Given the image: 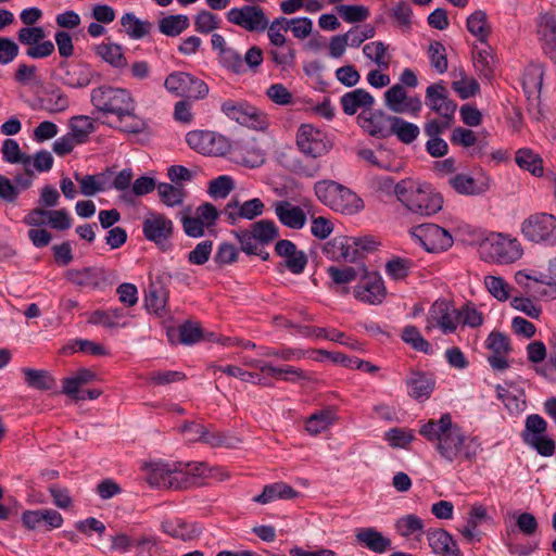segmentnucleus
<instances>
[{
  "label": "nucleus",
  "instance_id": "f257e3e1",
  "mask_svg": "<svg viewBox=\"0 0 556 556\" xmlns=\"http://www.w3.org/2000/svg\"><path fill=\"white\" fill-rule=\"evenodd\" d=\"M419 434L433 444L439 455L446 462H473L481 451L478 437L466 435L455 424L450 413L439 419H429L419 428Z\"/></svg>",
  "mask_w": 556,
  "mask_h": 556
},
{
  "label": "nucleus",
  "instance_id": "f03ea898",
  "mask_svg": "<svg viewBox=\"0 0 556 556\" xmlns=\"http://www.w3.org/2000/svg\"><path fill=\"white\" fill-rule=\"evenodd\" d=\"M394 192L407 210L421 216H431L443 205V198L429 184L404 179L395 185Z\"/></svg>",
  "mask_w": 556,
  "mask_h": 556
},
{
  "label": "nucleus",
  "instance_id": "7ed1b4c3",
  "mask_svg": "<svg viewBox=\"0 0 556 556\" xmlns=\"http://www.w3.org/2000/svg\"><path fill=\"white\" fill-rule=\"evenodd\" d=\"M314 191L318 200L334 212L353 215L364 207L363 200L354 191L333 180L317 181Z\"/></svg>",
  "mask_w": 556,
  "mask_h": 556
},
{
  "label": "nucleus",
  "instance_id": "20e7f679",
  "mask_svg": "<svg viewBox=\"0 0 556 556\" xmlns=\"http://www.w3.org/2000/svg\"><path fill=\"white\" fill-rule=\"evenodd\" d=\"M90 102L97 112L114 115L117 118L136 110L131 93L124 88L102 85L91 90Z\"/></svg>",
  "mask_w": 556,
  "mask_h": 556
},
{
  "label": "nucleus",
  "instance_id": "39448f33",
  "mask_svg": "<svg viewBox=\"0 0 556 556\" xmlns=\"http://www.w3.org/2000/svg\"><path fill=\"white\" fill-rule=\"evenodd\" d=\"M479 251L482 260L498 265L513 264L523 254L518 239L500 232H493L486 237L480 243Z\"/></svg>",
  "mask_w": 556,
  "mask_h": 556
},
{
  "label": "nucleus",
  "instance_id": "423d86ee",
  "mask_svg": "<svg viewBox=\"0 0 556 556\" xmlns=\"http://www.w3.org/2000/svg\"><path fill=\"white\" fill-rule=\"evenodd\" d=\"M526 240L544 247H556V216L548 213H533L520 225Z\"/></svg>",
  "mask_w": 556,
  "mask_h": 556
},
{
  "label": "nucleus",
  "instance_id": "0eeeda50",
  "mask_svg": "<svg viewBox=\"0 0 556 556\" xmlns=\"http://www.w3.org/2000/svg\"><path fill=\"white\" fill-rule=\"evenodd\" d=\"M175 226L164 213L148 211L142 220V233L147 241L154 243L161 251H169L173 247Z\"/></svg>",
  "mask_w": 556,
  "mask_h": 556
},
{
  "label": "nucleus",
  "instance_id": "6e6552de",
  "mask_svg": "<svg viewBox=\"0 0 556 556\" xmlns=\"http://www.w3.org/2000/svg\"><path fill=\"white\" fill-rule=\"evenodd\" d=\"M232 233L244 253H254L256 245H268L280 236L279 228L270 219L254 222L249 229L235 230Z\"/></svg>",
  "mask_w": 556,
  "mask_h": 556
},
{
  "label": "nucleus",
  "instance_id": "1a4fd4ad",
  "mask_svg": "<svg viewBox=\"0 0 556 556\" xmlns=\"http://www.w3.org/2000/svg\"><path fill=\"white\" fill-rule=\"evenodd\" d=\"M165 89L176 97L201 100L208 94L207 84L199 77L182 71L170 73L164 81Z\"/></svg>",
  "mask_w": 556,
  "mask_h": 556
},
{
  "label": "nucleus",
  "instance_id": "9d476101",
  "mask_svg": "<svg viewBox=\"0 0 556 556\" xmlns=\"http://www.w3.org/2000/svg\"><path fill=\"white\" fill-rule=\"evenodd\" d=\"M296 146L306 156L317 159L331 150L332 142L324 130L311 124H302L296 132Z\"/></svg>",
  "mask_w": 556,
  "mask_h": 556
},
{
  "label": "nucleus",
  "instance_id": "9b49d317",
  "mask_svg": "<svg viewBox=\"0 0 556 556\" xmlns=\"http://www.w3.org/2000/svg\"><path fill=\"white\" fill-rule=\"evenodd\" d=\"M458 325V309L452 301L438 299L432 303L427 316V330L438 328L443 334H451L456 332Z\"/></svg>",
  "mask_w": 556,
  "mask_h": 556
},
{
  "label": "nucleus",
  "instance_id": "f8f14e48",
  "mask_svg": "<svg viewBox=\"0 0 556 556\" xmlns=\"http://www.w3.org/2000/svg\"><path fill=\"white\" fill-rule=\"evenodd\" d=\"M220 111L228 118L249 128L264 129L267 125L265 114L244 100L227 99L222 103Z\"/></svg>",
  "mask_w": 556,
  "mask_h": 556
},
{
  "label": "nucleus",
  "instance_id": "ddd939ff",
  "mask_svg": "<svg viewBox=\"0 0 556 556\" xmlns=\"http://www.w3.org/2000/svg\"><path fill=\"white\" fill-rule=\"evenodd\" d=\"M410 235L430 253L444 252L453 245L452 235L437 224L428 223L415 226L410 229Z\"/></svg>",
  "mask_w": 556,
  "mask_h": 556
},
{
  "label": "nucleus",
  "instance_id": "4468645a",
  "mask_svg": "<svg viewBox=\"0 0 556 556\" xmlns=\"http://www.w3.org/2000/svg\"><path fill=\"white\" fill-rule=\"evenodd\" d=\"M146 479L151 486L181 490L186 479L177 471L175 463L151 462L142 467Z\"/></svg>",
  "mask_w": 556,
  "mask_h": 556
},
{
  "label": "nucleus",
  "instance_id": "2eb2a0df",
  "mask_svg": "<svg viewBox=\"0 0 556 556\" xmlns=\"http://www.w3.org/2000/svg\"><path fill=\"white\" fill-rule=\"evenodd\" d=\"M226 17L229 23L249 33H263L268 27V17L261 5L231 8Z\"/></svg>",
  "mask_w": 556,
  "mask_h": 556
},
{
  "label": "nucleus",
  "instance_id": "dca6fc26",
  "mask_svg": "<svg viewBox=\"0 0 556 556\" xmlns=\"http://www.w3.org/2000/svg\"><path fill=\"white\" fill-rule=\"evenodd\" d=\"M17 40L27 47L25 54L30 59L48 58L55 50L54 43L46 39L45 29L40 26L22 27L17 31Z\"/></svg>",
  "mask_w": 556,
  "mask_h": 556
},
{
  "label": "nucleus",
  "instance_id": "f3484780",
  "mask_svg": "<svg viewBox=\"0 0 556 556\" xmlns=\"http://www.w3.org/2000/svg\"><path fill=\"white\" fill-rule=\"evenodd\" d=\"M357 285L354 287L353 294L359 302L378 305L381 304L387 295L384 282L378 273H368L365 266H362V275Z\"/></svg>",
  "mask_w": 556,
  "mask_h": 556
},
{
  "label": "nucleus",
  "instance_id": "a211bd4d",
  "mask_svg": "<svg viewBox=\"0 0 556 556\" xmlns=\"http://www.w3.org/2000/svg\"><path fill=\"white\" fill-rule=\"evenodd\" d=\"M392 118V115H388L382 110H374V108H371L359 112L356 117V123L368 136L377 139H386L390 137Z\"/></svg>",
  "mask_w": 556,
  "mask_h": 556
},
{
  "label": "nucleus",
  "instance_id": "6ab92c4d",
  "mask_svg": "<svg viewBox=\"0 0 556 556\" xmlns=\"http://www.w3.org/2000/svg\"><path fill=\"white\" fill-rule=\"evenodd\" d=\"M384 104L393 113L416 116L422 106L417 96H408L402 85L395 84L384 92Z\"/></svg>",
  "mask_w": 556,
  "mask_h": 556
},
{
  "label": "nucleus",
  "instance_id": "aec40b11",
  "mask_svg": "<svg viewBox=\"0 0 556 556\" xmlns=\"http://www.w3.org/2000/svg\"><path fill=\"white\" fill-rule=\"evenodd\" d=\"M186 141L191 149L202 154L223 155L228 149V142L223 136L207 130L189 131Z\"/></svg>",
  "mask_w": 556,
  "mask_h": 556
},
{
  "label": "nucleus",
  "instance_id": "412c9836",
  "mask_svg": "<svg viewBox=\"0 0 556 556\" xmlns=\"http://www.w3.org/2000/svg\"><path fill=\"white\" fill-rule=\"evenodd\" d=\"M426 105L442 118L454 121L457 104L448 98L447 89L442 84H432L427 87Z\"/></svg>",
  "mask_w": 556,
  "mask_h": 556
},
{
  "label": "nucleus",
  "instance_id": "4be33fe9",
  "mask_svg": "<svg viewBox=\"0 0 556 556\" xmlns=\"http://www.w3.org/2000/svg\"><path fill=\"white\" fill-rule=\"evenodd\" d=\"M448 185L458 194L469 197L482 195L489 191L491 187L489 176L483 173L477 177L464 173L455 174L448 178Z\"/></svg>",
  "mask_w": 556,
  "mask_h": 556
},
{
  "label": "nucleus",
  "instance_id": "5701e85b",
  "mask_svg": "<svg viewBox=\"0 0 556 556\" xmlns=\"http://www.w3.org/2000/svg\"><path fill=\"white\" fill-rule=\"evenodd\" d=\"M437 379L432 372L410 370L405 379L407 394L418 401L428 400L434 391Z\"/></svg>",
  "mask_w": 556,
  "mask_h": 556
},
{
  "label": "nucleus",
  "instance_id": "b1692460",
  "mask_svg": "<svg viewBox=\"0 0 556 556\" xmlns=\"http://www.w3.org/2000/svg\"><path fill=\"white\" fill-rule=\"evenodd\" d=\"M63 71L61 81L70 88L83 89L88 87L94 76L92 68L84 62L68 63L63 61L60 63Z\"/></svg>",
  "mask_w": 556,
  "mask_h": 556
},
{
  "label": "nucleus",
  "instance_id": "393cba45",
  "mask_svg": "<svg viewBox=\"0 0 556 556\" xmlns=\"http://www.w3.org/2000/svg\"><path fill=\"white\" fill-rule=\"evenodd\" d=\"M426 536L432 552L439 556H462L456 541L444 529H429Z\"/></svg>",
  "mask_w": 556,
  "mask_h": 556
},
{
  "label": "nucleus",
  "instance_id": "a878e982",
  "mask_svg": "<svg viewBox=\"0 0 556 556\" xmlns=\"http://www.w3.org/2000/svg\"><path fill=\"white\" fill-rule=\"evenodd\" d=\"M265 208L261 199L254 198L240 204L237 200L229 202L225 207V214L230 224H235L238 219L244 218L252 220L263 214Z\"/></svg>",
  "mask_w": 556,
  "mask_h": 556
},
{
  "label": "nucleus",
  "instance_id": "bb28decb",
  "mask_svg": "<svg viewBox=\"0 0 556 556\" xmlns=\"http://www.w3.org/2000/svg\"><path fill=\"white\" fill-rule=\"evenodd\" d=\"M375 103L376 100L371 93L363 88L345 92L340 98L343 113L350 116L355 115L359 110L362 112L374 108Z\"/></svg>",
  "mask_w": 556,
  "mask_h": 556
},
{
  "label": "nucleus",
  "instance_id": "cd10ccee",
  "mask_svg": "<svg viewBox=\"0 0 556 556\" xmlns=\"http://www.w3.org/2000/svg\"><path fill=\"white\" fill-rule=\"evenodd\" d=\"M356 542L377 554H382L391 547V540L374 527H363L355 530Z\"/></svg>",
  "mask_w": 556,
  "mask_h": 556
},
{
  "label": "nucleus",
  "instance_id": "c85d7f7f",
  "mask_svg": "<svg viewBox=\"0 0 556 556\" xmlns=\"http://www.w3.org/2000/svg\"><path fill=\"white\" fill-rule=\"evenodd\" d=\"M275 213L279 222L291 229H302L306 224L304 211L288 201L278 202L275 207Z\"/></svg>",
  "mask_w": 556,
  "mask_h": 556
},
{
  "label": "nucleus",
  "instance_id": "c756f323",
  "mask_svg": "<svg viewBox=\"0 0 556 556\" xmlns=\"http://www.w3.org/2000/svg\"><path fill=\"white\" fill-rule=\"evenodd\" d=\"M299 496V492L286 482L266 484L261 494L252 498L257 504H268L276 500H292Z\"/></svg>",
  "mask_w": 556,
  "mask_h": 556
},
{
  "label": "nucleus",
  "instance_id": "7c9ffc66",
  "mask_svg": "<svg viewBox=\"0 0 556 556\" xmlns=\"http://www.w3.org/2000/svg\"><path fill=\"white\" fill-rule=\"evenodd\" d=\"M338 419L337 408L327 406L309 415L305 420V430L311 435H317L327 430Z\"/></svg>",
  "mask_w": 556,
  "mask_h": 556
},
{
  "label": "nucleus",
  "instance_id": "2f4dec72",
  "mask_svg": "<svg viewBox=\"0 0 556 556\" xmlns=\"http://www.w3.org/2000/svg\"><path fill=\"white\" fill-rule=\"evenodd\" d=\"M168 300L167 289L160 282H151L146 291V307L159 316H163Z\"/></svg>",
  "mask_w": 556,
  "mask_h": 556
},
{
  "label": "nucleus",
  "instance_id": "473e14b6",
  "mask_svg": "<svg viewBox=\"0 0 556 556\" xmlns=\"http://www.w3.org/2000/svg\"><path fill=\"white\" fill-rule=\"evenodd\" d=\"M244 365L260 370L261 372H265L267 375H292L293 378L288 376L283 377L282 380L286 381H295L298 379H304V372L302 369L293 367V366H285V367H275L269 363H266L262 359L251 358L244 362Z\"/></svg>",
  "mask_w": 556,
  "mask_h": 556
},
{
  "label": "nucleus",
  "instance_id": "72a5a7b5",
  "mask_svg": "<svg viewBox=\"0 0 556 556\" xmlns=\"http://www.w3.org/2000/svg\"><path fill=\"white\" fill-rule=\"evenodd\" d=\"M126 317V312L122 307H112L109 309H96L89 315L88 323L100 325L105 328H115L125 326L122 320Z\"/></svg>",
  "mask_w": 556,
  "mask_h": 556
},
{
  "label": "nucleus",
  "instance_id": "f704fd0d",
  "mask_svg": "<svg viewBox=\"0 0 556 556\" xmlns=\"http://www.w3.org/2000/svg\"><path fill=\"white\" fill-rule=\"evenodd\" d=\"M157 194L164 205L167 207H176L185 202L188 192L184 185L160 182L157 184Z\"/></svg>",
  "mask_w": 556,
  "mask_h": 556
},
{
  "label": "nucleus",
  "instance_id": "c9c22d12",
  "mask_svg": "<svg viewBox=\"0 0 556 556\" xmlns=\"http://www.w3.org/2000/svg\"><path fill=\"white\" fill-rule=\"evenodd\" d=\"M419 134L420 129L416 124L407 122L400 116H393L390 137L394 135L402 143L410 144L418 138Z\"/></svg>",
  "mask_w": 556,
  "mask_h": 556
},
{
  "label": "nucleus",
  "instance_id": "e433bc0d",
  "mask_svg": "<svg viewBox=\"0 0 556 556\" xmlns=\"http://www.w3.org/2000/svg\"><path fill=\"white\" fill-rule=\"evenodd\" d=\"M466 26L468 31L481 43H486L491 34L488 23V15L483 10H476L467 17Z\"/></svg>",
  "mask_w": 556,
  "mask_h": 556
},
{
  "label": "nucleus",
  "instance_id": "4c0bfd02",
  "mask_svg": "<svg viewBox=\"0 0 556 556\" xmlns=\"http://www.w3.org/2000/svg\"><path fill=\"white\" fill-rule=\"evenodd\" d=\"M68 127V134L80 144L86 143L89 136L96 131V123L93 118L87 115H77L72 117Z\"/></svg>",
  "mask_w": 556,
  "mask_h": 556
},
{
  "label": "nucleus",
  "instance_id": "58836bf2",
  "mask_svg": "<svg viewBox=\"0 0 556 556\" xmlns=\"http://www.w3.org/2000/svg\"><path fill=\"white\" fill-rule=\"evenodd\" d=\"M515 161L520 168L530 172L535 177H541L544 174L543 160L531 149H519L516 152Z\"/></svg>",
  "mask_w": 556,
  "mask_h": 556
},
{
  "label": "nucleus",
  "instance_id": "ea45409f",
  "mask_svg": "<svg viewBox=\"0 0 556 556\" xmlns=\"http://www.w3.org/2000/svg\"><path fill=\"white\" fill-rule=\"evenodd\" d=\"M25 382L29 388L39 391H50L55 387V379L43 369L23 368Z\"/></svg>",
  "mask_w": 556,
  "mask_h": 556
},
{
  "label": "nucleus",
  "instance_id": "a19ab883",
  "mask_svg": "<svg viewBox=\"0 0 556 556\" xmlns=\"http://www.w3.org/2000/svg\"><path fill=\"white\" fill-rule=\"evenodd\" d=\"M96 53L104 62L115 68H124L127 66V60L124 55L123 48L117 43H101L97 46Z\"/></svg>",
  "mask_w": 556,
  "mask_h": 556
},
{
  "label": "nucleus",
  "instance_id": "79ce46f5",
  "mask_svg": "<svg viewBox=\"0 0 556 556\" xmlns=\"http://www.w3.org/2000/svg\"><path fill=\"white\" fill-rule=\"evenodd\" d=\"M121 25L131 39L143 38L152 28V24L149 21L139 20L132 12H127L122 16Z\"/></svg>",
  "mask_w": 556,
  "mask_h": 556
},
{
  "label": "nucleus",
  "instance_id": "37998d69",
  "mask_svg": "<svg viewBox=\"0 0 556 556\" xmlns=\"http://www.w3.org/2000/svg\"><path fill=\"white\" fill-rule=\"evenodd\" d=\"M544 278L545 275L535 276L527 269L518 270L515 274V282L521 288L522 293L533 299L538 298Z\"/></svg>",
  "mask_w": 556,
  "mask_h": 556
},
{
  "label": "nucleus",
  "instance_id": "c03bdc74",
  "mask_svg": "<svg viewBox=\"0 0 556 556\" xmlns=\"http://www.w3.org/2000/svg\"><path fill=\"white\" fill-rule=\"evenodd\" d=\"M190 25L189 17L184 14L167 15L159 21V30L168 37H177Z\"/></svg>",
  "mask_w": 556,
  "mask_h": 556
},
{
  "label": "nucleus",
  "instance_id": "a18cd8bd",
  "mask_svg": "<svg viewBox=\"0 0 556 556\" xmlns=\"http://www.w3.org/2000/svg\"><path fill=\"white\" fill-rule=\"evenodd\" d=\"M177 471L186 479V486L181 490L192 488L198 484V479L205 476L207 465L205 463H180L176 462Z\"/></svg>",
  "mask_w": 556,
  "mask_h": 556
},
{
  "label": "nucleus",
  "instance_id": "49530a36",
  "mask_svg": "<svg viewBox=\"0 0 556 556\" xmlns=\"http://www.w3.org/2000/svg\"><path fill=\"white\" fill-rule=\"evenodd\" d=\"M401 338L415 351L422 352L427 355L433 353L431 344L421 336L419 329L416 326L409 325L404 327Z\"/></svg>",
  "mask_w": 556,
  "mask_h": 556
},
{
  "label": "nucleus",
  "instance_id": "de8ad7c7",
  "mask_svg": "<svg viewBox=\"0 0 556 556\" xmlns=\"http://www.w3.org/2000/svg\"><path fill=\"white\" fill-rule=\"evenodd\" d=\"M413 267V260L394 256L386 263V274L392 280H404L406 277H408Z\"/></svg>",
  "mask_w": 556,
  "mask_h": 556
},
{
  "label": "nucleus",
  "instance_id": "09e8293b",
  "mask_svg": "<svg viewBox=\"0 0 556 556\" xmlns=\"http://www.w3.org/2000/svg\"><path fill=\"white\" fill-rule=\"evenodd\" d=\"M424 521L417 515L409 514L399 518L394 528L399 535L409 538L416 533H424Z\"/></svg>",
  "mask_w": 556,
  "mask_h": 556
},
{
  "label": "nucleus",
  "instance_id": "8fccbe9b",
  "mask_svg": "<svg viewBox=\"0 0 556 556\" xmlns=\"http://www.w3.org/2000/svg\"><path fill=\"white\" fill-rule=\"evenodd\" d=\"M387 46L382 41H371L363 47L364 55L382 70H388L390 58L387 55Z\"/></svg>",
  "mask_w": 556,
  "mask_h": 556
},
{
  "label": "nucleus",
  "instance_id": "3c124183",
  "mask_svg": "<svg viewBox=\"0 0 556 556\" xmlns=\"http://www.w3.org/2000/svg\"><path fill=\"white\" fill-rule=\"evenodd\" d=\"M2 160L9 164L30 163L31 155L21 151L20 144L14 139H5L1 148Z\"/></svg>",
  "mask_w": 556,
  "mask_h": 556
},
{
  "label": "nucleus",
  "instance_id": "603ef678",
  "mask_svg": "<svg viewBox=\"0 0 556 556\" xmlns=\"http://www.w3.org/2000/svg\"><path fill=\"white\" fill-rule=\"evenodd\" d=\"M494 58L491 47L485 45L484 48L473 51V65L480 76L490 78L493 75Z\"/></svg>",
  "mask_w": 556,
  "mask_h": 556
},
{
  "label": "nucleus",
  "instance_id": "864d4df0",
  "mask_svg": "<svg viewBox=\"0 0 556 556\" xmlns=\"http://www.w3.org/2000/svg\"><path fill=\"white\" fill-rule=\"evenodd\" d=\"M269 56L283 71L295 65V49L292 43L286 42L283 47H276V49L269 51Z\"/></svg>",
  "mask_w": 556,
  "mask_h": 556
},
{
  "label": "nucleus",
  "instance_id": "5fc2aeb1",
  "mask_svg": "<svg viewBox=\"0 0 556 556\" xmlns=\"http://www.w3.org/2000/svg\"><path fill=\"white\" fill-rule=\"evenodd\" d=\"M290 28V22L286 17H277L273 22L268 21L267 36L269 42L275 47H283L287 38L283 33Z\"/></svg>",
  "mask_w": 556,
  "mask_h": 556
},
{
  "label": "nucleus",
  "instance_id": "6e6d98bb",
  "mask_svg": "<svg viewBox=\"0 0 556 556\" xmlns=\"http://www.w3.org/2000/svg\"><path fill=\"white\" fill-rule=\"evenodd\" d=\"M154 189H157V185L152 177L140 176L137 178L130 188V191L124 192L122 199L128 203H132V197H142L151 193Z\"/></svg>",
  "mask_w": 556,
  "mask_h": 556
},
{
  "label": "nucleus",
  "instance_id": "4d7b16f0",
  "mask_svg": "<svg viewBox=\"0 0 556 556\" xmlns=\"http://www.w3.org/2000/svg\"><path fill=\"white\" fill-rule=\"evenodd\" d=\"M338 14L346 23H361L369 17V9L363 4H340Z\"/></svg>",
  "mask_w": 556,
  "mask_h": 556
},
{
  "label": "nucleus",
  "instance_id": "13d9d810",
  "mask_svg": "<svg viewBox=\"0 0 556 556\" xmlns=\"http://www.w3.org/2000/svg\"><path fill=\"white\" fill-rule=\"evenodd\" d=\"M486 290L498 301L504 302L510 299L511 287L500 276L488 275L484 277Z\"/></svg>",
  "mask_w": 556,
  "mask_h": 556
},
{
  "label": "nucleus",
  "instance_id": "bf43d9fd",
  "mask_svg": "<svg viewBox=\"0 0 556 556\" xmlns=\"http://www.w3.org/2000/svg\"><path fill=\"white\" fill-rule=\"evenodd\" d=\"M533 300V298L528 295H516L511 296L510 305L513 308L525 313L530 318L538 319L542 314V307Z\"/></svg>",
  "mask_w": 556,
  "mask_h": 556
},
{
  "label": "nucleus",
  "instance_id": "052dcab7",
  "mask_svg": "<svg viewBox=\"0 0 556 556\" xmlns=\"http://www.w3.org/2000/svg\"><path fill=\"white\" fill-rule=\"evenodd\" d=\"M219 24L220 18L207 10H201L194 16V28L200 34H210L219 28Z\"/></svg>",
  "mask_w": 556,
  "mask_h": 556
},
{
  "label": "nucleus",
  "instance_id": "680f3d73",
  "mask_svg": "<svg viewBox=\"0 0 556 556\" xmlns=\"http://www.w3.org/2000/svg\"><path fill=\"white\" fill-rule=\"evenodd\" d=\"M329 277L337 285H345L350 283L357 279L362 275V267L355 268L351 266H345L343 268H339L336 266H330L327 269Z\"/></svg>",
  "mask_w": 556,
  "mask_h": 556
},
{
  "label": "nucleus",
  "instance_id": "e2e57ef3",
  "mask_svg": "<svg viewBox=\"0 0 556 556\" xmlns=\"http://www.w3.org/2000/svg\"><path fill=\"white\" fill-rule=\"evenodd\" d=\"M525 443L535 450L538 454L543 457L554 455L556 448L555 441L545 434L525 438Z\"/></svg>",
  "mask_w": 556,
  "mask_h": 556
},
{
  "label": "nucleus",
  "instance_id": "0e129e2a",
  "mask_svg": "<svg viewBox=\"0 0 556 556\" xmlns=\"http://www.w3.org/2000/svg\"><path fill=\"white\" fill-rule=\"evenodd\" d=\"M384 439L392 447L406 448L415 439L413 430L392 428L386 432Z\"/></svg>",
  "mask_w": 556,
  "mask_h": 556
},
{
  "label": "nucleus",
  "instance_id": "69168bd1",
  "mask_svg": "<svg viewBox=\"0 0 556 556\" xmlns=\"http://www.w3.org/2000/svg\"><path fill=\"white\" fill-rule=\"evenodd\" d=\"M431 66L440 74L447 71V58L445 47L440 41H433L429 46Z\"/></svg>",
  "mask_w": 556,
  "mask_h": 556
},
{
  "label": "nucleus",
  "instance_id": "338daca9",
  "mask_svg": "<svg viewBox=\"0 0 556 556\" xmlns=\"http://www.w3.org/2000/svg\"><path fill=\"white\" fill-rule=\"evenodd\" d=\"M239 250L236 245L223 242L218 245L217 251L214 255V262L219 266H226L233 264L238 261Z\"/></svg>",
  "mask_w": 556,
  "mask_h": 556
},
{
  "label": "nucleus",
  "instance_id": "774afa93",
  "mask_svg": "<svg viewBox=\"0 0 556 556\" xmlns=\"http://www.w3.org/2000/svg\"><path fill=\"white\" fill-rule=\"evenodd\" d=\"M450 140L453 146L468 149L478 143V136L469 128L456 127L453 129Z\"/></svg>",
  "mask_w": 556,
  "mask_h": 556
}]
</instances>
